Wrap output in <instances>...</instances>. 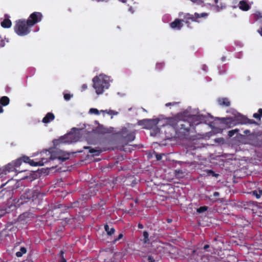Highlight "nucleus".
Here are the masks:
<instances>
[{"label":"nucleus","instance_id":"1","mask_svg":"<svg viewBox=\"0 0 262 262\" xmlns=\"http://www.w3.org/2000/svg\"><path fill=\"white\" fill-rule=\"evenodd\" d=\"M177 123V120L174 118H157L152 119H144L138 122L139 125L143 128L151 129L150 134L152 136H157L160 133V128L157 126L169 125L168 128L173 129V127Z\"/></svg>","mask_w":262,"mask_h":262},{"label":"nucleus","instance_id":"2","mask_svg":"<svg viewBox=\"0 0 262 262\" xmlns=\"http://www.w3.org/2000/svg\"><path fill=\"white\" fill-rule=\"evenodd\" d=\"M40 196V192L36 190L27 189L19 199L9 200L5 208L6 213H9L21 205L30 201H34Z\"/></svg>","mask_w":262,"mask_h":262},{"label":"nucleus","instance_id":"3","mask_svg":"<svg viewBox=\"0 0 262 262\" xmlns=\"http://www.w3.org/2000/svg\"><path fill=\"white\" fill-rule=\"evenodd\" d=\"M79 135L80 130L76 128H73L67 134L53 140V145L55 146H63L76 142L79 140Z\"/></svg>","mask_w":262,"mask_h":262},{"label":"nucleus","instance_id":"4","mask_svg":"<svg viewBox=\"0 0 262 262\" xmlns=\"http://www.w3.org/2000/svg\"><path fill=\"white\" fill-rule=\"evenodd\" d=\"M110 77L103 74H99L93 78V87L97 95L102 94L105 90L109 88Z\"/></svg>","mask_w":262,"mask_h":262},{"label":"nucleus","instance_id":"5","mask_svg":"<svg viewBox=\"0 0 262 262\" xmlns=\"http://www.w3.org/2000/svg\"><path fill=\"white\" fill-rule=\"evenodd\" d=\"M234 118L230 117L228 118H222L218 121H215L211 125V127L212 129V131L214 133H220L221 130L223 129V128L226 126L230 127L231 126V124L230 123V121H233V120H238V117L239 114L236 113L234 114Z\"/></svg>","mask_w":262,"mask_h":262},{"label":"nucleus","instance_id":"6","mask_svg":"<svg viewBox=\"0 0 262 262\" xmlns=\"http://www.w3.org/2000/svg\"><path fill=\"white\" fill-rule=\"evenodd\" d=\"M49 149L51 150V156L50 157H52V160H58L60 163L69 159L71 155L82 152V151H78L75 152H68L60 149V148H49Z\"/></svg>","mask_w":262,"mask_h":262},{"label":"nucleus","instance_id":"7","mask_svg":"<svg viewBox=\"0 0 262 262\" xmlns=\"http://www.w3.org/2000/svg\"><path fill=\"white\" fill-rule=\"evenodd\" d=\"M27 25V20H18L15 22L14 28L15 32L19 36H25L28 35L30 32V28Z\"/></svg>","mask_w":262,"mask_h":262},{"label":"nucleus","instance_id":"8","mask_svg":"<svg viewBox=\"0 0 262 262\" xmlns=\"http://www.w3.org/2000/svg\"><path fill=\"white\" fill-rule=\"evenodd\" d=\"M51 154V150L45 149L40 152V160L36 162V163H31V166H43L51 160H52Z\"/></svg>","mask_w":262,"mask_h":262},{"label":"nucleus","instance_id":"9","mask_svg":"<svg viewBox=\"0 0 262 262\" xmlns=\"http://www.w3.org/2000/svg\"><path fill=\"white\" fill-rule=\"evenodd\" d=\"M118 134L122 137L121 140L122 143H124L125 145H132L128 143L135 139V136L133 132L129 131L126 128H123Z\"/></svg>","mask_w":262,"mask_h":262},{"label":"nucleus","instance_id":"10","mask_svg":"<svg viewBox=\"0 0 262 262\" xmlns=\"http://www.w3.org/2000/svg\"><path fill=\"white\" fill-rule=\"evenodd\" d=\"M42 14L40 12H34L31 14L27 20V25L29 27H32L37 23L41 20Z\"/></svg>","mask_w":262,"mask_h":262},{"label":"nucleus","instance_id":"11","mask_svg":"<svg viewBox=\"0 0 262 262\" xmlns=\"http://www.w3.org/2000/svg\"><path fill=\"white\" fill-rule=\"evenodd\" d=\"M18 162L19 160H17L16 161L13 162L11 163H9L7 165H6L3 169L2 173L6 174L8 172L14 171L16 169V167L19 166V163H17Z\"/></svg>","mask_w":262,"mask_h":262},{"label":"nucleus","instance_id":"12","mask_svg":"<svg viewBox=\"0 0 262 262\" xmlns=\"http://www.w3.org/2000/svg\"><path fill=\"white\" fill-rule=\"evenodd\" d=\"M191 256L195 261H198L200 260H203L205 257H208V255H205L201 250L198 249L193 250Z\"/></svg>","mask_w":262,"mask_h":262},{"label":"nucleus","instance_id":"13","mask_svg":"<svg viewBox=\"0 0 262 262\" xmlns=\"http://www.w3.org/2000/svg\"><path fill=\"white\" fill-rule=\"evenodd\" d=\"M207 16V14L206 13H202L201 14H198L195 13L194 15H191L190 14H187L185 18L186 19H191L192 21H196V19L200 17H205Z\"/></svg>","mask_w":262,"mask_h":262},{"label":"nucleus","instance_id":"14","mask_svg":"<svg viewBox=\"0 0 262 262\" xmlns=\"http://www.w3.org/2000/svg\"><path fill=\"white\" fill-rule=\"evenodd\" d=\"M32 216V214L30 212H26L19 215L18 221L27 223L29 219Z\"/></svg>","mask_w":262,"mask_h":262},{"label":"nucleus","instance_id":"15","mask_svg":"<svg viewBox=\"0 0 262 262\" xmlns=\"http://www.w3.org/2000/svg\"><path fill=\"white\" fill-rule=\"evenodd\" d=\"M89 152L93 154V156H99L100 153H101L103 151H106L107 150H109L110 149L114 150L115 148H89Z\"/></svg>","mask_w":262,"mask_h":262},{"label":"nucleus","instance_id":"16","mask_svg":"<svg viewBox=\"0 0 262 262\" xmlns=\"http://www.w3.org/2000/svg\"><path fill=\"white\" fill-rule=\"evenodd\" d=\"M170 26L172 29L179 30L183 26L182 20L176 19L173 22L170 24Z\"/></svg>","mask_w":262,"mask_h":262},{"label":"nucleus","instance_id":"17","mask_svg":"<svg viewBox=\"0 0 262 262\" xmlns=\"http://www.w3.org/2000/svg\"><path fill=\"white\" fill-rule=\"evenodd\" d=\"M54 119V115L51 113H48L43 118L42 122L44 123H48Z\"/></svg>","mask_w":262,"mask_h":262},{"label":"nucleus","instance_id":"18","mask_svg":"<svg viewBox=\"0 0 262 262\" xmlns=\"http://www.w3.org/2000/svg\"><path fill=\"white\" fill-rule=\"evenodd\" d=\"M220 105L222 106H228L230 105V103L229 100L226 98H221L217 100Z\"/></svg>","mask_w":262,"mask_h":262},{"label":"nucleus","instance_id":"19","mask_svg":"<svg viewBox=\"0 0 262 262\" xmlns=\"http://www.w3.org/2000/svg\"><path fill=\"white\" fill-rule=\"evenodd\" d=\"M239 8L243 11H247L249 9V5L245 1H241L238 4Z\"/></svg>","mask_w":262,"mask_h":262},{"label":"nucleus","instance_id":"20","mask_svg":"<svg viewBox=\"0 0 262 262\" xmlns=\"http://www.w3.org/2000/svg\"><path fill=\"white\" fill-rule=\"evenodd\" d=\"M104 230L106 232L107 234L109 236L112 235L115 232V228L113 227L110 228L109 225L107 224L104 225Z\"/></svg>","mask_w":262,"mask_h":262},{"label":"nucleus","instance_id":"21","mask_svg":"<svg viewBox=\"0 0 262 262\" xmlns=\"http://www.w3.org/2000/svg\"><path fill=\"white\" fill-rule=\"evenodd\" d=\"M19 160V165L20 164V161H23L25 163H29L30 165L31 163H36V162H34L33 160H31L29 157L24 156L20 158V159H18Z\"/></svg>","mask_w":262,"mask_h":262},{"label":"nucleus","instance_id":"22","mask_svg":"<svg viewBox=\"0 0 262 262\" xmlns=\"http://www.w3.org/2000/svg\"><path fill=\"white\" fill-rule=\"evenodd\" d=\"M12 25L11 21L8 19H4L2 23H1V26L2 27L4 28H10Z\"/></svg>","mask_w":262,"mask_h":262},{"label":"nucleus","instance_id":"23","mask_svg":"<svg viewBox=\"0 0 262 262\" xmlns=\"http://www.w3.org/2000/svg\"><path fill=\"white\" fill-rule=\"evenodd\" d=\"M27 252V249L25 247H21L20 250L17 252L15 254L16 256L17 257H20L23 256V254H25Z\"/></svg>","mask_w":262,"mask_h":262},{"label":"nucleus","instance_id":"24","mask_svg":"<svg viewBox=\"0 0 262 262\" xmlns=\"http://www.w3.org/2000/svg\"><path fill=\"white\" fill-rule=\"evenodd\" d=\"M251 193L252 195L255 196L257 199H259L260 196L262 195V190H255L252 191Z\"/></svg>","mask_w":262,"mask_h":262},{"label":"nucleus","instance_id":"25","mask_svg":"<svg viewBox=\"0 0 262 262\" xmlns=\"http://www.w3.org/2000/svg\"><path fill=\"white\" fill-rule=\"evenodd\" d=\"M143 242L145 244H148L149 243V234L147 231H144L143 233Z\"/></svg>","mask_w":262,"mask_h":262},{"label":"nucleus","instance_id":"26","mask_svg":"<svg viewBox=\"0 0 262 262\" xmlns=\"http://www.w3.org/2000/svg\"><path fill=\"white\" fill-rule=\"evenodd\" d=\"M207 176H211L213 177L217 178L219 174L215 173L212 170L207 169L205 171Z\"/></svg>","mask_w":262,"mask_h":262},{"label":"nucleus","instance_id":"27","mask_svg":"<svg viewBox=\"0 0 262 262\" xmlns=\"http://www.w3.org/2000/svg\"><path fill=\"white\" fill-rule=\"evenodd\" d=\"M104 204H105L104 201L101 200L98 204H94V206L92 207V208H93L94 209H100V208L103 209L102 208V207L103 206V205Z\"/></svg>","mask_w":262,"mask_h":262},{"label":"nucleus","instance_id":"28","mask_svg":"<svg viewBox=\"0 0 262 262\" xmlns=\"http://www.w3.org/2000/svg\"><path fill=\"white\" fill-rule=\"evenodd\" d=\"M89 113L90 114H95L96 115H99L101 112L99 111L98 109L95 108H91L90 109Z\"/></svg>","mask_w":262,"mask_h":262},{"label":"nucleus","instance_id":"29","mask_svg":"<svg viewBox=\"0 0 262 262\" xmlns=\"http://www.w3.org/2000/svg\"><path fill=\"white\" fill-rule=\"evenodd\" d=\"M253 117L256 119H260V118L262 117V109L259 108L258 111L257 113H254L253 115Z\"/></svg>","mask_w":262,"mask_h":262},{"label":"nucleus","instance_id":"30","mask_svg":"<svg viewBox=\"0 0 262 262\" xmlns=\"http://www.w3.org/2000/svg\"><path fill=\"white\" fill-rule=\"evenodd\" d=\"M64 251L63 250H61L59 252V256L60 257V259L59 262H67L66 258L64 257Z\"/></svg>","mask_w":262,"mask_h":262},{"label":"nucleus","instance_id":"31","mask_svg":"<svg viewBox=\"0 0 262 262\" xmlns=\"http://www.w3.org/2000/svg\"><path fill=\"white\" fill-rule=\"evenodd\" d=\"M208 209V207L206 206H201L197 209V212L199 213H203Z\"/></svg>","mask_w":262,"mask_h":262},{"label":"nucleus","instance_id":"32","mask_svg":"<svg viewBox=\"0 0 262 262\" xmlns=\"http://www.w3.org/2000/svg\"><path fill=\"white\" fill-rule=\"evenodd\" d=\"M238 132V130L237 129H233V130H230L228 132V136L230 137H232L234 135L236 134Z\"/></svg>","mask_w":262,"mask_h":262},{"label":"nucleus","instance_id":"33","mask_svg":"<svg viewBox=\"0 0 262 262\" xmlns=\"http://www.w3.org/2000/svg\"><path fill=\"white\" fill-rule=\"evenodd\" d=\"M123 237V234L122 233H120L118 236L114 239L113 243L115 244L116 242L122 239Z\"/></svg>","mask_w":262,"mask_h":262},{"label":"nucleus","instance_id":"34","mask_svg":"<svg viewBox=\"0 0 262 262\" xmlns=\"http://www.w3.org/2000/svg\"><path fill=\"white\" fill-rule=\"evenodd\" d=\"M107 114L108 115L113 116L114 115H117L118 114V112L113 111V110H108Z\"/></svg>","mask_w":262,"mask_h":262},{"label":"nucleus","instance_id":"35","mask_svg":"<svg viewBox=\"0 0 262 262\" xmlns=\"http://www.w3.org/2000/svg\"><path fill=\"white\" fill-rule=\"evenodd\" d=\"M256 16L257 17V19L259 21H262V13H261L259 12H257L255 13Z\"/></svg>","mask_w":262,"mask_h":262},{"label":"nucleus","instance_id":"36","mask_svg":"<svg viewBox=\"0 0 262 262\" xmlns=\"http://www.w3.org/2000/svg\"><path fill=\"white\" fill-rule=\"evenodd\" d=\"M164 155V154H156V159L158 161H160L162 159V156Z\"/></svg>","mask_w":262,"mask_h":262},{"label":"nucleus","instance_id":"37","mask_svg":"<svg viewBox=\"0 0 262 262\" xmlns=\"http://www.w3.org/2000/svg\"><path fill=\"white\" fill-rule=\"evenodd\" d=\"M101 127H99L98 128V130H97L96 132H101L102 133H104L108 132H111V130H106V129H103V130H101Z\"/></svg>","mask_w":262,"mask_h":262},{"label":"nucleus","instance_id":"38","mask_svg":"<svg viewBox=\"0 0 262 262\" xmlns=\"http://www.w3.org/2000/svg\"><path fill=\"white\" fill-rule=\"evenodd\" d=\"M72 96L70 94H67L64 95V98L66 100H69L71 98Z\"/></svg>","mask_w":262,"mask_h":262},{"label":"nucleus","instance_id":"39","mask_svg":"<svg viewBox=\"0 0 262 262\" xmlns=\"http://www.w3.org/2000/svg\"><path fill=\"white\" fill-rule=\"evenodd\" d=\"M177 103L176 102H169L165 104V106L167 107L170 106H174L176 105Z\"/></svg>","mask_w":262,"mask_h":262},{"label":"nucleus","instance_id":"40","mask_svg":"<svg viewBox=\"0 0 262 262\" xmlns=\"http://www.w3.org/2000/svg\"><path fill=\"white\" fill-rule=\"evenodd\" d=\"M148 262H155V260L154 257L151 255H149L148 256Z\"/></svg>","mask_w":262,"mask_h":262},{"label":"nucleus","instance_id":"41","mask_svg":"<svg viewBox=\"0 0 262 262\" xmlns=\"http://www.w3.org/2000/svg\"><path fill=\"white\" fill-rule=\"evenodd\" d=\"M183 172L181 169H176L175 170V174L176 175H178L179 174H182Z\"/></svg>","mask_w":262,"mask_h":262},{"label":"nucleus","instance_id":"42","mask_svg":"<svg viewBox=\"0 0 262 262\" xmlns=\"http://www.w3.org/2000/svg\"><path fill=\"white\" fill-rule=\"evenodd\" d=\"M216 142H219V143H223L224 142V140L222 138H220V139H217L216 140Z\"/></svg>","mask_w":262,"mask_h":262},{"label":"nucleus","instance_id":"43","mask_svg":"<svg viewBox=\"0 0 262 262\" xmlns=\"http://www.w3.org/2000/svg\"><path fill=\"white\" fill-rule=\"evenodd\" d=\"M121 150H123L125 152H126L127 151V148H119ZM128 151L129 152H131V150L130 149V148H128Z\"/></svg>","mask_w":262,"mask_h":262},{"label":"nucleus","instance_id":"44","mask_svg":"<svg viewBox=\"0 0 262 262\" xmlns=\"http://www.w3.org/2000/svg\"><path fill=\"white\" fill-rule=\"evenodd\" d=\"M191 1L194 3L200 4L201 3V0H191Z\"/></svg>","mask_w":262,"mask_h":262},{"label":"nucleus","instance_id":"45","mask_svg":"<svg viewBox=\"0 0 262 262\" xmlns=\"http://www.w3.org/2000/svg\"><path fill=\"white\" fill-rule=\"evenodd\" d=\"M220 195L219 192L215 191L213 193V196L215 197H218Z\"/></svg>","mask_w":262,"mask_h":262},{"label":"nucleus","instance_id":"46","mask_svg":"<svg viewBox=\"0 0 262 262\" xmlns=\"http://www.w3.org/2000/svg\"><path fill=\"white\" fill-rule=\"evenodd\" d=\"M108 110H101L100 111V112H101V113H102L103 114V116H104V113H106L107 114V112H108Z\"/></svg>","mask_w":262,"mask_h":262},{"label":"nucleus","instance_id":"47","mask_svg":"<svg viewBox=\"0 0 262 262\" xmlns=\"http://www.w3.org/2000/svg\"><path fill=\"white\" fill-rule=\"evenodd\" d=\"M210 247V246L209 245H205L203 247V249L206 250L207 249H208Z\"/></svg>","mask_w":262,"mask_h":262},{"label":"nucleus","instance_id":"48","mask_svg":"<svg viewBox=\"0 0 262 262\" xmlns=\"http://www.w3.org/2000/svg\"><path fill=\"white\" fill-rule=\"evenodd\" d=\"M138 227L139 229H143L144 228V226L142 224L139 223L138 225Z\"/></svg>","mask_w":262,"mask_h":262},{"label":"nucleus","instance_id":"49","mask_svg":"<svg viewBox=\"0 0 262 262\" xmlns=\"http://www.w3.org/2000/svg\"><path fill=\"white\" fill-rule=\"evenodd\" d=\"M86 88H87V85H86V84H84L82 85V89L83 90H85Z\"/></svg>","mask_w":262,"mask_h":262},{"label":"nucleus","instance_id":"50","mask_svg":"<svg viewBox=\"0 0 262 262\" xmlns=\"http://www.w3.org/2000/svg\"><path fill=\"white\" fill-rule=\"evenodd\" d=\"M166 221L168 223H170L172 221V219H167Z\"/></svg>","mask_w":262,"mask_h":262},{"label":"nucleus","instance_id":"51","mask_svg":"<svg viewBox=\"0 0 262 262\" xmlns=\"http://www.w3.org/2000/svg\"><path fill=\"white\" fill-rule=\"evenodd\" d=\"M170 144H168V143H165V144H162L160 145V146H167V145H169Z\"/></svg>","mask_w":262,"mask_h":262},{"label":"nucleus","instance_id":"52","mask_svg":"<svg viewBox=\"0 0 262 262\" xmlns=\"http://www.w3.org/2000/svg\"><path fill=\"white\" fill-rule=\"evenodd\" d=\"M258 32L260 34V35L262 36V28L260 30H258Z\"/></svg>","mask_w":262,"mask_h":262},{"label":"nucleus","instance_id":"53","mask_svg":"<svg viewBox=\"0 0 262 262\" xmlns=\"http://www.w3.org/2000/svg\"><path fill=\"white\" fill-rule=\"evenodd\" d=\"M67 207V209H69V208H73V206L71 205V206H67V207Z\"/></svg>","mask_w":262,"mask_h":262}]
</instances>
